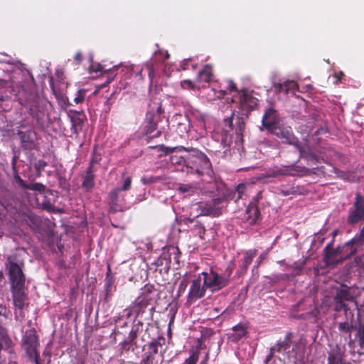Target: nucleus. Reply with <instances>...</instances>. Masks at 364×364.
I'll list each match as a JSON object with an SVG mask.
<instances>
[{"label":"nucleus","mask_w":364,"mask_h":364,"mask_svg":"<svg viewBox=\"0 0 364 364\" xmlns=\"http://www.w3.org/2000/svg\"><path fill=\"white\" fill-rule=\"evenodd\" d=\"M225 284V279L213 272H202L191 281L188 300L191 302L195 301L203 298L208 289L214 291L223 287Z\"/></svg>","instance_id":"1"},{"label":"nucleus","mask_w":364,"mask_h":364,"mask_svg":"<svg viewBox=\"0 0 364 364\" xmlns=\"http://www.w3.org/2000/svg\"><path fill=\"white\" fill-rule=\"evenodd\" d=\"M166 154H173L175 151L185 150L188 152L187 155V168L191 171H196L198 174H210L211 172V164L208 157L200 151L193 149L186 148L183 146L175 147H166Z\"/></svg>","instance_id":"2"},{"label":"nucleus","mask_w":364,"mask_h":364,"mask_svg":"<svg viewBox=\"0 0 364 364\" xmlns=\"http://www.w3.org/2000/svg\"><path fill=\"white\" fill-rule=\"evenodd\" d=\"M229 95H231V102L236 104L246 114L252 111L257 105L258 100L252 92L245 88L239 90L232 80H229Z\"/></svg>","instance_id":"3"},{"label":"nucleus","mask_w":364,"mask_h":364,"mask_svg":"<svg viewBox=\"0 0 364 364\" xmlns=\"http://www.w3.org/2000/svg\"><path fill=\"white\" fill-rule=\"evenodd\" d=\"M9 267V278L13 287H23L25 285V277L22 271L23 262L16 257L10 256L8 258Z\"/></svg>","instance_id":"4"},{"label":"nucleus","mask_w":364,"mask_h":364,"mask_svg":"<svg viewBox=\"0 0 364 364\" xmlns=\"http://www.w3.org/2000/svg\"><path fill=\"white\" fill-rule=\"evenodd\" d=\"M38 346L39 343L36 331L33 329L26 331L23 337L22 348L30 358L37 360Z\"/></svg>","instance_id":"5"},{"label":"nucleus","mask_w":364,"mask_h":364,"mask_svg":"<svg viewBox=\"0 0 364 364\" xmlns=\"http://www.w3.org/2000/svg\"><path fill=\"white\" fill-rule=\"evenodd\" d=\"M269 132L281 139L284 144L292 145L294 147L299 146V140L294 135L291 127L289 126L284 124L278 125Z\"/></svg>","instance_id":"6"},{"label":"nucleus","mask_w":364,"mask_h":364,"mask_svg":"<svg viewBox=\"0 0 364 364\" xmlns=\"http://www.w3.org/2000/svg\"><path fill=\"white\" fill-rule=\"evenodd\" d=\"M12 294L14 304L17 309L15 314L17 319L21 320L24 317L23 310L27 306V295L26 294L25 285L23 287H13Z\"/></svg>","instance_id":"7"},{"label":"nucleus","mask_w":364,"mask_h":364,"mask_svg":"<svg viewBox=\"0 0 364 364\" xmlns=\"http://www.w3.org/2000/svg\"><path fill=\"white\" fill-rule=\"evenodd\" d=\"M334 239L328 243L323 249V260L326 265L337 264L339 260L342 261V248L341 246H338L336 248H333Z\"/></svg>","instance_id":"8"},{"label":"nucleus","mask_w":364,"mask_h":364,"mask_svg":"<svg viewBox=\"0 0 364 364\" xmlns=\"http://www.w3.org/2000/svg\"><path fill=\"white\" fill-rule=\"evenodd\" d=\"M28 112L38 123H43L46 115V102L38 97L28 101Z\"/></svg>","instance_id":"9"},{"label":"nucleus","mask_w":364,"mask_h":364,"mask_svg":"<svg viewBox=\"0 0 364 364\" xmlns=\"http://www.w3.org/2000/svg\"><path fill=\"white\" fill-rule=\"evenodd\" d=\"M337 327L340 333L348 335L349 343L353 342L351 336L352 331L357 328L355 321L354 312H348L346 314L345 320L337 323Z\"/></svg>","instance_id":"10"},{"label":"nucleus","mask_w":364,"mask_h":364,"mask_svg":"<svg viewBox=\"0 0 364 364\" xmlns=\"http://www.w3.org/2000/svg\"><path fill=\"white\" fill-rule=\"evenodd\" d=\"M279 116L278 112L272 107L267 108L263 114L262 126L269 132L279 123Z\"/></svg>","instance_id":"11"},{"label":"nucleus","mask_w":364,"mask_h":364,"mask_svg":"<svg viewBox=\"0 0 364 364\" xmlns=\"http://www.w3.org/2000/svg\"><path fill=\"white\" fill-rule=\"evenodd\" d=\"M260 198L261 193H259L257 196L250 203L246 209V218L250 224L255 223L261 218L260 210L258 208L259 199Z\"/></svg>","instance_id":"12"},{"label":"nucleus","mask_w":364,"mask_h":364,"mask_svg":"<svg viewBox=\"0 0 364 364\" xmlns=\"http://www.w3.org/2000/svg\"><path fill=\"white\" fill-rule=\"evenodd\" d=\"M121 192L120 188L116 187L109 193L110 208L114 212L124 211L125 210V207L122 203L124 200V196L121 194Z\"/></svg>","instance_id":"13"},{"label":"nucleus","mask_w":364,"mask_h":364,"mask_svg":"<svg viewBox=\"0 0 364 364\" xmlns=\"http://www.w3.org/2000/svg\"><path fill=\"white\" fill-rule=\"evenodd\" d=\"M222 200L217 198L213 200L211 203H200V215L218 216L222 213V206L220 203Z\"/></svg>","instance_id":"14"},{"label":"nucleus","mask_w":364,"mask_h":364,"mask_svg":"<svg viewBox=\"0 0 364 364\" xmlns=\"http://www.w3.org/2000/svg\"><path fill=\"white\" fill-rule=\"evenodd\" d=\"M247 186L245 183H240L233 191H229V203L233 201L234 203H238L239 206H245L243 197L245 196Z\"/></svg>","instance_id":"15"},{"label":"nucleus","mask_w":364,"mask_h":364,"mask_svg":"<svg viewBox=\"0 0 364 364\" xmlns=\"http://www.w3.org/2000/svg\"><path fill=\"white\" fill-rule=\"evenodd\" d=\"M299 152V157L305 159L309 166H313L319 162L318 156L309 148H304L299 143V146H296Z\"/></svg>","instance_id":"16"},{"label":"nucleus","mask_w":364,"mask_h":364,"mask_svg":"<svg viewBox=\"0 0 364 364\" xmlns=\"http://www.w3.org/2000/svg\"><path fill=\"white\" fill-rule=\"evenodd\" d=\"M351 288L347 285L342 284L336 291V294L333 296L336 299H340L343 301H354L357 306V302L355 300L354 296L350 292Z\"/></svg>","instance_id":"17"},{"label":"nucleus","mask_w":364,"mask_h":364,"mask_svg":"<svg viewBox=\"0 0 364 364\" xmlns=\"http://www.w3.org/2000/svg\"><path fill=\"white\" fill-rule=\"evenodd\" d=\"M18 136L21 139L22 146L26 149H31L34 146L36 134L32 130L27 132H19Z\"/></svg>","instance_id":"18"},{"label":"nucleus","mask_w":364,"mask_h":364,"mask_svg":"<svg viewBox=\"0 0 364 364\" xmlns=\"http://www.w3.org/2000/svg\"><path fill=\"white\" fill-rule=\"evenodd\" d=\"M23 220L34 231L40 230V227L42 223V220L40 217L32 213H28L23 215Z\"/></svg>","instance_id":"19"},{"label":"nucleus","mask_w":364,"mask_h":364,"mask_svg":"<svg viewBox=\"0 0 364 364\" xmlns=\"http://www.w3.org/2000/svg\"><path fill=\"white\" fill-rule=\"evenodd\" d=\"M187 155L184 156H178L173 155L171 156L170 161L172 165L175 166L177 171H189V168H187Z\"/></svg>","instance_id":"20"},{"label":"nucleus","mask_w":364,"mask_h":364,"mask_svg":"<svg viewBox=\"0 0 364 364\" xmlns=\"http://www.w3.org/2000/svg\"><path fill=\"white\" fill-rule=\"evenodd\" d=\"M362 220H364V211L358 209V208H353L349 210V214L347 218L348 224L353 225Z\"/></svg>","instance_id":"21"},{"label":"nucleus","mask_w":364,"mask_h":364,"mask_svg":"<svg viewBox=\"0 0 364 364\" xmlns=\"http://www.w3.org/2000/svg\"><path fill=\"white\" fill-rule=\"evenodd\" d=\"M232 333L229 335V340L237 342L247 333L245 325L239 323L232 328Z\"/></svg>","instance_id":"22"},{"label":"nucleus","mask_w":364,"mask_h":364,"mask_svg":"<svg viewBox=\"0 0 364 364\" xmlns=\"http://www.w3.org/2000/svg\"><path fill=\"white\" fill-rule=\"evenodd\" d=\"M212 76V68L209 65H206L203 69L198 73L196 83L209 82Z\"/></svg>","instance_id":"23"},{"label":"nucleus","mask_w":364,"mask_h":364,"mask_svg":"<svg viewBox=\"0 0 364 364\" xmlns=\"http://www.w3.org/2000/svg\"><path fill=\"white\" fill-rule=\"evenodd\" d=\"M94 174L91 166H89L86 174L83 176L82 187L87 191H90L95 186Z\"/></svg>","instance_id":"24"},{"label":"nucleus","mask_w":364,"mask_h":364,"mask_svg":"<svg viewBox=\"0 0 364 364\" xmlns=\"http://www.w3.org/2000/svg\"><path fill=\"white\" fill-rule=\"evenodd\" d=\"M343 354L338 348L328 353V364H343Z\"/></svg>","instance_id":"25"},{"label":"nucleus","mask_w":364,"mask_h":364,"mask_svg":"<svg viewBox=\"0 0 364 364\" xmlns=\"http://www.w3.org/2000/svg\"><path fill=\"white\" fill-rule=\"evenodd\" d=\"M333 309L336 312H339L343 310L344 316H346V314L348 312H353L345 301L340 299L337 300L335 296L333 297Z\"/></svg>","instance_id":"26"},{"label":"nucleus","mask_w":364,"mask_h":364,"mask_svg":"<svg viewBox=\"0 0 364 364\" xmlns=\"http://www.w3.org/2000/svg\"><path fill=\"white\" fill-rule=\"evenodd\" d=\"M341 248H342V259H348L353 255H354L357 249L355 247L353 244H348V242H346L343 245L341 246Z\"/></svg>","instance_id":"27"},{"label":"nucleus","mask_w":364,"mask_h":364,"mask_svg":"<svg viewBox=\"0 0 364 364\" xmlns=\"http://www.w3.org/2000/svg\"><path fill=\"white\" fill-rule=\"evenodd\" d=\"M70 119L72 123V128L74 129V132L77 133L82 129L83 120L80 117L79 113H74L73 114L70 115Z\"/></svg>","instance_id":"28"},{"label":"nucleus","mask_w":364,"mask_h":364,"mask_svg":"<svg viewBox=\"0 0 364 364\" xmlns=\"http://www.w3.org/2000/svg\"><path fill=\"white\" fill-rule=\"evenodd\" d=\"M257 255V250H250L246 252L244 259H243V267L245 269H247L249 265L252 263L253 258Z\"/></svg>","instance_id":"29"},{"label":"nucleus","mask_w":364,"mask_h":364,"mask_svg":"<svg viewBox=\"0 0 364 364\" xmlns=\"http://www.w3.org/2000/svg\"><path fill=\"white\" fill-rule=\"evenodd\" d=\"M348 244H353L357 246H360L364 244V226L361 228L359 235H355L353 238L348 240Z\"/></svg>","instance_id":"30"},{"label":"nucleus","mask_w":364,"mask_h":364,"mask_svg":"<svg viewBox=\"0 0 364 364\" xmlns=\"http://www.w3.org/2000/svg\"><path fill=\"white\" fill-rule=\"evenodd\" d=\"M291 336V333H288L285 337V341L278 342L276 347V351L280 352L282 349L287 350L290 347V338Z\"/></svg>","instance_id":"31"},{"label":"nucleus","mask_w":364,"mask_h":364,"mask_svg":"<svg viewBox=\"0 0 364 364\" xmlns=\"http://www.w3.org/2000/svg\"><path fill=\"white\" fill-rule=\"evenodd\" d=\"M284 87V93L287 94L289 92H294L298 89V84L294 80H286L283 82Z\"/></svg>","instance_id":"32"},{"label":"nucleus","mask_w":364,"mask_h":364,"mask_svg":"<svg viewBox=\"0 0 364 364\" xmlns=\"http://www.w3.org/2000/svg\"><path fill=\"white\" fill-rule=\"evenodd\" d=\"M355 338H358V343L361 348H364V324H360L355 329Z\"/></svg>","instance_id":"33"},{"label":"nucleus","mask_w":364,"mask_h":364,"mask_svg":"<svg viewBox=\"0 0 364 364\" xmlns=\"http://www.w3.org/2000/svg\"><path fill=\"white\" fill-rule=\"evenodd\" d=\"M353 207L358 208V209L364 211V196H363L360 193H355Z\"/></svg>","instance_id":"34"},{"label":"nucleus","mask_w":364,"mask_h":364,"mask_svg":"<svg viewBox=\"0 0 364 364\" xmlns=\"http://www.w3.org/2000/svg\"><path fill=\"white\" fill-rule=\"evenodd\" d=\"M196 187L192 184H180L178 191L183 193L191 194L194 192Z\"/></svg>","instance_id":"35"},{"label":"nucleus","mask_w":364,"mask_h":364,"mask_svg":"<svg viewBox=\"0 0 364 364\" xmlns=\"http://www.w3.org/2000/svg\"><path fill=\"white\" fill-rule=\"evenodd\" d=\"M307 262V258L302 260L301 262H295L291 265H289V267L298 271L297 274H300V272L304 269V266L306 265Z\"/></svg>","instance_id":"36"},{"label":"nucleus","mask_w":364,"mask_h":364,"mask_svg":"<svg viewBox=\"0 0 364 364\" xmlns=\"http://www.w3.org/2000/svg\"><path fill=\"white\" fill-rule=\"evenodd\" d=\"M25 189L32 190L38 191L39 193H42L45 191L46 187L41 183H35L29 185L27 184Z\"/></svg>","instance_id":"37"},{"label":"nucleus","mask_w":364,"mask_h":364,"mask_svg":"<svg viewBox=\"0 0 364 364\" xmlns=\"http://www.w3.org/2000/svg\"><path fill=\"white\" fill-rule=\"evenodd\" d=\"M132 178L129 176L124 178L122 185L117 188H120L121 191H128L131 188Z\"/></svg>","instance_id":"38"},{"label":"nucleus","mask_w":364,"mask_h":364,"mask_svg":"<svg viewBox=\"0 0 364 364\" xmlns=\"http://www.w3.org/2000/svg\"><path fill=\"white\" fill-rule=\"evenodd\" d=\"M181 87L184 89H192L193 90L195 87H197V89H200L199 85H195L191 80H185L181 82Z\"/></svg>","instance_id":"39"},{"label":"nucleus","mask_w":364,"mask_h":364,"mask_svg":"<svg viewBox=\"0 0 364 364\" xmlns=\"http://www.w3.org/2000/svg\"><path fill=\"white\" fill-rule=\"evenodd\" d=\"M198 360V353L194 352L193 353L183 364H196Z\"/></svg>","instance_id":"40"},{"label":"nucleus","mask_w":364,"mask_h":364,"mask_svg":"<svg viewBox=\"0 0 364 364\" xmlns=\"http://www.w3.org/2000/svg\"><path fill=\"white\" fill-rule=\"evenodd\" d=\"M85 92L86 91L85 90H79L75 97L74 98V102L76 104H79L83 102L85 97Z\"/></svg>","instance_id":"41"},{"label":"nucleus","mask_w":364,"mask_h":364,"mask_svg":"<svg viewBox=\"0 0 364 364\" xmlns=\"http://www.w3.org/2000/svg\"><path fill=\"white\" fill-rule=\"evenodd\" d=\"M159 346V343L156 342H151L149 344V348L150 349L151 352L149 353H151L152 355L156 354L158 353V348Z\"/></svg>","instance_id":"42"},{"label":"nucleus","mask_w":364,"mask_h":364,"mask_svg":"<svg viewBox=\"0 0 364 364\" xmlns=\"http://www.w3.org/2000/svg\"><path fill=\"white\" fill-rule=\"evenodd\" d=\"M153 360L151 353H145L141 360V364H151Z\"/></svg>","instance_id":"43"},{"label":"nucleus","mask_w":364,"mask_h":364,"mask_svg":"<svg viewBox=\"0 0 364 364\" xmlns=\"http://www.w3.org/2000/svg\"><path fill=\"white\" fill-rule=\"evenodd\" d=\"M290 170L294 171H296L299 173H307V171H308V169L306 168L304 166H296V165H293L290 168Z\"/></svg>","instance_id":"44"},{"label":"nucleus","mask_w":364,"mask_h":364,"mask_svg":"<svg viewBox=\"0 0 364 364\" xmlns=\"http://www.w3.org/2000/svg\"><path fill=\"white\" fill-rule=\"evenodd\" d=\"M156 129V123L154 121L151 120L149 122V124L147 127L146 133L149 134H151Z\"/></svg>","instance_id":"45"},{"label":"nucleus","mask_w":364,"mask_h":364,"mask_svg":"<svg viewBox=\"0 0 364 364\" xmlns=\"http://www.w3.org/2000/svg\"><path fill=\"white\" fill-rule=\"evenodd\" d=\"M283 82L274 83L273 87L274 88V91L277 93L284 92V87L283 86Z\"/></svg>","instance_id":"46"},{"label":"nucleus","mask_w":364,"mask_h":364,"mask_svg":"<svg viewBox=\"0 0 364 364\" xmlns=\"http://www.w3.org/2000/svg\"><path fill=\"white\" fill-rule=\"evenodd\" d=\"M90 72H102L103 70V67L100 64H92L90 65Z\"/></svg>","instance_id":"47"},{"label":"nucleus","mask_w":364,"mask_h":364,"mask_svg":"<svg viewBox=\"0 0 364 364\" xmlns=\"http://www.w3.org/2000/svg\"><path fill=\"white\" fill-rule=\"evenodd\" d=\"M158 181V178L156 177H143L141 178V181L144 184L152 183Z\"/></svg>","instance_id":"48"},{"label":"nucleus","mask_w":364,"mask_h":364,"mask_svg":"<svg viewBox=\"0 0 364 364\" xmlns=\"http://www.w3.org/2000/svg\"><path fill=\"white\" fill-rule=\"evenodd\" d=\"M14 178L21 187L26 188L27 184L21 178V177L17 173L15 174Z\"/></svg>","instance_id":"49"},{"label":"nucleus","mask_w":364,"mask_h":364,"mask_svg":"<svg viewBox=\"0 0 364 364\" xmlns=\"http://www.w3.org/2000/svg\"><path fill=\"white\" fill-rule=\"evenodd\" d=\"M187 282L186 280H182L178 285V292H183L186 288Z\"/></svg>","instance_id":"50"},{"label":"nucleus","mask_w":364,"mask_h":364,"mask_svg":"<svg viewBox=\"0 0 364 364\" xmlns=\"http://www.w3.org/2000/svg\"><path fill=\"white\" fill-rule=\"evenodd\" d=\"M275 351H276V347H272L270 348L269 353V355L266 358V361L267 362L269 361L272 358Z\"/></svg>","instance_id":"51"},{"label":"nucleus","mask_w":364,"mask_h":364,"mask_svg":"<svg viewBox=\"0 0 364 364\" xmlns=\"http://www.w3.org/2000/svg\"><path fill=\"white\" fill-rule=\"evenodd\" d=\"M356 261L359 263V265L364 267V252L358 258Z\"/></svg>","instance_id":"52"},{"label":"nucleus","mask_w":364,"mask_h":364,"mask_svg":"<svg viewBox=\"0 0 364 364\" xmlns=\"http://www.w3.org/2000/svg\"><path fill=\"white\" fill-rule=\"evenodd\" d=\"M356 261L359 263V265L364 267V252L358 258Z\"/></svg>","instance_id":"53"},{"label":"nucleus","mask_w":364,"mask_h":364,"mask_svg":"<svg viewBox=\"0 0 364 364\" xmlns=\"http://www.w3.org/2000/svg\"><path fill=\"white\" fill-rule=\"evenodd\" d=\"M74 59L77 62V63H80L81 60H82V55H81V53L80 52H77L75 57H74Z\"/></svg>","instance_id":"54"},{"label":"nucleus","mask_w":364,"mask_h":364,"mask_svg":"<svg viewBox=\"0 0 364 364\" xmlns=\"http://www.w3.org/2000/svg\"><path fill=\"white\" fill-rule=\"evenodd\" d=\"M46 165V162L43 161H39L36 164V167L38 169L43 168Z\"/></svg>","instance_id":"55"},{"label":"nucleus","mask_w":364,"mask_h":364,"mask_svg":"<svg viewBox=\"0 0 364 364\" xmlns=\"http://www.w3.org/2000/svg\"><path fill=\"white\" fill-rule=\"evenodd\" d=\"M99 159H100V157L98 156H95V155L93 156V158H92L91 162H90V166H91V169H92L93 164L97 163L99 161Z\"/></svg>","instance_id":"56"},{"label":"nucleus","mask_w":364,"mask_h":364,"mask_svg":"<svg viewBox=\"0 0 364 364\" xmlns=\"http://www.w3.org/2000/svg\"><path fill=\"white\" fill-rule=\"evenodd\" d=\"M233 116H234V113H232V116L231 117H229V122H228V124H229V128L232 129V120H233Z\"/></svg>","instance_id":"57"},{"label":"nucleus","mask_w":364,"mask_h":364,"mask_svg":"<svg viewBox=\"0 0 364 364\" xmlns=\"http://www.w3.org/2000/svg\"><path fill=\"white\" fill-rule=\"evenodd\" d=\"M153 75H154V70L152 68H150L149 71V76L151 79L153 77Z\"/></svg>","instance_id":"58"},{"label":"nucleus","mask_w":364,"mask_h":364,"mask_svg":"<svg viewBox=\"0 0 364 364\" xmlns=\"http://www.w3.org/2000/svg\"><path fill=\"white\" fill-rule=\"evenodd\" d=\"M6 81H5V80H0V88H1V87H4V86H5V85H6Z\"/></svg>","instance_id":"59"},{"label":"nucleus","mask_w":364,"mask_h":364,"mask_svg":"<svg viewBox=\"0 0 364 364\" xmlns=\"http://www.w3.org/2000/svg\"><path fill=\"white\" fill-rule=\"evenodd\" d=\"M282 194H283L284 196H287V195H289V194L291 193L292 192L289 191H282Z\"/></svg>","instance_id":"60"},{"label":"nucleus","mask_w":364,"mask_h":364,"mask_svg":"<svg viewBox=\"0 0 364 364\" xmlns=\"http://www.w3.org/2000/svg\"><path fill=\"white\" fill-rule=\"evenodd\" d=\"M124 311L125 313H127V316H130V310H129V309H124Z\"/></svg>","instance_id":"61"},{"label":"nucleus","mask_w":364,"mask_h":364,"mask_svg":"<svg viewBox=\"0 0 364 364\" xmlns=\"http://www.w3.org/2000/svg\"><path fill=\"white\" fill-rule=\"evenodd\" d=\"M188 60H185L183 62V65H182V68L184 70L186 69V68L185 67V65H186V63H188Z\"/></svg>","instance_id":"62"},{"label":"nucleus","mask_w":364,"mask_h":364,"mask_svg":"<svg viewBox=\"0 0 364 364\" xmlns=\"http://www.w3.org/2000/svg\"><path fill=\"white\" fill-rule=\"evenodd\" d=\"M343 75V73L342 72H340L339 74H338L337 77L338 80H341V77Z\"/></svg>","instance_id":"63"},{"label":"nucleus","mask_w":364,"mask_h":364,"mask_svg":"<svg viewBox=\"0 0 364 364\" xmlns=\"http://www.w3.org/2000/svg\"><path fill=\"white\" fill-rule=\"evenodd\" d=\"M164 56L166 59H168L169 58V54L167 51L165 52Z\"/></svg>","instance_id":"64"}]
</instances>
